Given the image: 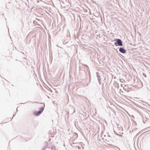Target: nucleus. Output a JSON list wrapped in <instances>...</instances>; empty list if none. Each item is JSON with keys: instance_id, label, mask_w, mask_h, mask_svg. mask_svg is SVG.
<instances>
[{"instance_id": "obj_1", "label": "nucleus", "mask_w": 150, "mask_h": 150, "mask_svg": "<svg viewBox=\"0 0 150 150\" xmlns=\"http://www.w3.org/2000/svg\"><path fill=\"white\" fill-rule=\"evenodd\" d=\"M40 104L42 105L41 106L40 108H39V110L38 111H35L34 113L35 115L37 116H38L41 114L45 108V105L44 103H41Z\"/></svg>"}, {"instance_id": "obj_2", "label": "nucleus", "mask_w": 150, "mask_h": 150, "mask_svg": "<svg viewBox=\"0 0 150 150\" xmlns=\"http://www.w3.org/2000/svg\"><path fill=\"white\" fill-rule=\"evenodd\" d=\"M115 42L114 44L116 46H122L123 43L121 40L119 39H116L114 40Z\"/></svg>"}, {"instance_id": "obj_3", "label": "nucleus", "mask_w": 150, "mask_h": 150, "mask_svg": "<svg viewBox=\"0 0 150 150\" xmlns=\"http://www.w3.org/2000/svg\"><path fill=\"white\" fill-rule=\"evenodd\" d=\"M119 52L122 54L126 53L127 50L123 47H120L119 49Z\"/></svg>"}, {"instance_id": "obj_4", "label": "nucleus", "mask_w": 150, "mask_h": 150, "mask_svg": "<svg viewBox=\"0 0 150 150\" xmlns=\"http://www.w3.org/2000/svg\"><path fill=\"white\" fill-rule=\"evenodd\" d=\"M96 74L98 78V82L99 83V84L101 85V76H100V75L99 74V73L98 72H97L96 73Z\"/></svg>"}, {"instance_id": "obj_5", "label": "nucleus", "mask_w": 150, "mask_h": 150, "mask_svg": "<svg viewBox=\"0 0 150 150\" xmlns=\"http://www.w3.org/2000/svg\"><path fill=\"white\" fill-rule=\"evenodd\" d=\"M48 148L51 149L52 150H55V147L54 146L52 145L51 146H49Z\"/></svg>"}, {"instance_id": "obj_6", "label": "nucleus", "mask_w": 150, "mask_h": 150, "mask_svg": "<svg viewBox=\"0 0 150 150\" xmlns=\"http://www.w3.org/2000/svg\"><path fill=\"white\" fill-rule=\"evenodd\" d=\"M45 146H48H48H50V145H48V143H47V142H46V143H45Z\"/></svg>"}, {"instance_id": "obj_7", "label": "nucleus", "mask_w": 150, "mask_h": 150, "mask_svg": "<svg viewBox=\"0 0 150 150\" xmlns=\"http://www.w3.org/2000/svg\"><path fill=\"white\" fill-rule=\"evenodd\" d=\"M150 129V127H148L145 129V130H147Z\"/></svg>"}, {"instance_id": "obj_8", "label": "nucleus", "mask_w": 150, "mask_h": 150, "mask_svg": "<svg viewBox=\"0 0 150 150\" xmlns=\"http://www.w3.org/2000/svg\"><path fill=\"white\" fill-rule=\"evenodd\" d=\"M116 148H117L118 149H116V150H120V149H119V148H118L117 147H116Z\"/></svg>"}, {"instance_id": "obj_9", "label": "nucleus", "mask_w": 150, "mask_h": 150, "mask_svg": "<svg viewBox=\"0 0 150 150\" xmlns=\"http://www.w3.org/2000/svg\"><path fill=\"white\" fill-rule=\"evenodd\" d=\"M85 66L86 67V69H87V68H88V66L87 65H85Z\"/></svg>"}, {"instance_id": "obj_10", "label": "nucleus", "mask_w": 150, "mask_h": 150, "mask_svg": "<svg viewBox=\"0 0 150 150\" xmlns=\"http://www.w3.org/2000/svg\"><path fill=\"white\" fill-rule=\"evenodd\" d=\"M149 144H150V139L149 141Z\"/></svg>"}, {"instance_id": "obj_11", "label": "nucleus", "mask_w": 150, "mask_h": 150, "mask_svg": "<svg viewBox=\"0 0 150 150\" xmlns=\"http://www.w3.org/2000/svg\"><path fill=\"white\" fill-rule=\"evenodd\" d=\"M17 111H18V110H17V108L16 109V112Z\"/></svg>"}, {"instance_id": "obj_12", "label": "nucleus", "mask_w": 150, "mask_h": 150, "mask_svg": "<svg viewBox=\"0 0 150 150\" xmlns=\"http://www.w3.org/2000/svg\"><path fill=\"white\" fill-rule=\"evenodd\" d=\"M149 131H148L146 132H149Z\"/></svg>"}, {"instance_id": "obj_13", "label": "nucleus", "mask_w": 150, "mask_h": 150, "mask_svg": "<svg viewBox=\"0 0 150 150\" xmlns=\"http://www.w3.org/2000/svg\"><path fill=\"white\" fill-rule=\"evenodd\" d=\"M13 116H15V115H13Z\"/></svg>"}]
</instances>
